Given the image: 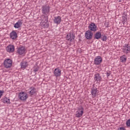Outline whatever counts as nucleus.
I'll list each match as a JSON object with an SVG mask.
<instances>
[{
    "mask_svg": "<svg viewBox=\"0 0 130 130\" xmlns=\"http://www.w3.org/2000/svg\"><path fill=\"white\" fill-rule=\"evenodd\" d=\"M42 18H43V19L40 23V25L44 28H48L49 27V23L48 22V15L42 16Z\"/></svg>",
    "mask_w": 130,
    "mask_h": 130,
    "instance_id": "1",
    "label": "nucleus"
},
{
    "mask_svg": "<svg viewBox=\"0 0 130 130\" xmlns=\"http://www.w3.org/2000/svg\"><path fill=\"white\" fill-rule=\"evenodd\" d=\"M50 12V6L48 4L44 5L42 6V13L43 16H47Z\"/></svg>",
    "mask_w": 130,
    "mask_h": 130,
    "instance_id": "2",
    "label": "nucleus"
},
{
    "mask_svg": "<svg viewBox=\"0 0 130 130\" xmlns=\"http://www.w3.org/2000/svg\"><path fill=\"white\" fill-rule=\"evenodd\" d=\"M18 98L21 101H26L28 99V94L26 92H21L18 94Z\"/></svg>",
    "mask_w": 130,
    "mask_h": 130,
    "instance_id": "3",
    "label": "nucleus"
},
{
    "mask_svg": "<svg viewBox=\"0 0 130 130\" xmlns=\"http://www.w3.org/2000/svg\"><path fill=\"white\" fill-rule=\"evenodd\" d=\"M13 61L10 58L6 59L4 61V66L6 69H10L12 67Z\"/></svg>",
    "mask_w": 130,
    "mask_h": 130,
    "instance_id": "4",
    "label": "nucleus"
},
{
    "mask_svg": "<svg viewBox=\"0 0 130 130\" xmlns=\"http://www.w3.org/2000/svg\"><path fill=\"white\" fill-rule=\"evenodd\" d=\"M78 111L76 112V117H78V118L81 117V116H83V114H84V108L82 106H80V107L78 108Z\"/></svg>",
    "mask_w": 130,
    "mask_h": 130,
    "instance_id": "5",
    "label": "nucleus"
},
{
    "mask_svg": "<svg viewBox=\"0 0 130 130\" xmlns=\"http://www.w3.org/2000/svg\"><path fill=\"white\" fill-rule=\"evenodd\" d=\"M75 38H76V36L73 33H69L66 36L67 40L70 42H73L75 41Z\"/></svg>",
    "mask_w": 130,
    "mask_h": 130,
    "instance_id": "6",
    "label": "nucleus"
},
{
    "mask_svg": "<svg viewBox=\"0 0 130 130\" xmlns=\"http://www.w3.org/2000/svg\"><path fill=\"white\" fill-rule=\"evenodd\" d=\"M85 37L87 40H91L93 38V32L90 30H88L85 34Z\"/></svg>",
    "mask_w": 130,
    "mask_h": 130,
    "instance_id": "7",
    "label": "nucleus"
},
{
    "mask_svg": "<svg viewBox=\"0 0 130 130\" xmlns=\"http://www.w3.org/2000/svg\"><path fill=\"white\" fill-rule=\"evenodd\" d=\"M88 28L89 31H92L93 32L97 31V25L94 23L91 22L88 26Z\"/></svg>",
    "mask_w": 130,
    "mask_h": 130,
    "instance_id": "8",
    "label": "nucleus"
},
{
    "mask_svg": "<svg viewBox=\"0 0 130 130\" xmlns=\"http://www.w3.org/2000/svg\"><path fill=\"white\" fill-rule=\"evenodd\" d=\"M122 52L124 53H126V54H127V53H130V45L129 44H125L124 46H123L122 48Z\"/></svg>",
    "mask_w": 130,
    "mask_h": 130,
    "instance_id": "9",
    "label": "nucleus"
},
{
    "mask_svg": "<svg viewBox=\"0 0 130 130\" xmlns=\"http://www.w3.org/2000/svg\"><path fill=\"white\" fill-rule=\"evenodd\" d=\"M17 53H18L19 55L25 54V51H26V49L24 46L19 47L17 48Z\"/></svg>",
    "mask_w": 130,
    "mask_h": 130,
    "instance_id": "10",
    "label": "nucleus"
},
{
    "mask_svg": "<svg viewBox=\"0 0 130 130\" xmlns=\"http://www.w3.org/2000/svg\"><path fill=\"white\" fill-rule=\"evenodd\" d=\"M94 64H96V66H99V64H100L101 62H102V58L100 56H96L93 61Z\"/></svg>",
    "mask_w": 130,
    "mask_h": 130,
    "instance_id": "11",
    "label": "nucleus"
},
{
    "mask_svg": "<svg viewBox=\"0 0 130 130\" xmlns=\"http://www.w3.org/2000/svg\"><path fill=\"white\" fill-rule=\"evenodd\" d=\"M94 80L95 82H97V83H100L101 81H102V77L100 74L97 73L94 75Z\"/></svg>",
    "mask_w": 130,
    "mask_h": 130,
    "instance_id": "12",
    "label": "nucleus"
},
{
    "mask_svg": "<svg viewBox=\"0 0 130 130\" xmlns=\"http://www.w3.org/2000/svg\"><path fill=\"white\" fill-rule=\"evenodd\" d=\"M61 22V17L60 16H55L53 19V23L56 24L57 25H59Z\"/></svg>",
    "mask_w": 130,
    "mask_h": 130,
    "instance_id": "13",
    "label": "nucleus"
},
{
    "mask_svg": "<svg viewBox=\"0 0 130 130\" xmlns=\"http://www.w3.org/2000/svg\"><path fill=\"white\" fill-rule=\"evenodd\" d=\"M7 52H14L15 51V46L14 45H9L6 47Z\"/></svg>",
    "mask_w": 130,
    "mask_h": 130,
    "instance_id": "14",
    "label": "nucleus"
},
{
    "mask_svg": "<svg viewBox=\"0 0 130 130\" xmlns=\"http://www.w3.org/2000/svg\"><path fill=\"white\" fill-rule=\"evenodd\" d=\"M53 74L55 77H60V75H61V70L59 69L58 68H57L55 69Z\"/></svg>",
    "mask_w": 130,
    "mask_h": 130,
    "instance_id": "15",
    "label": "nucleus"
},
{
    "mask_svg": "<svg viewBox=\"0 0 130 130\" xmlns=\"http://www.w3.org/2000/svg\"><path fill=\"white\" fill-rule=\"evenodd\" d=\"M91 94L92 95V97H93L94 98H95V97H96V95H97V94H98L99 90L97 89V88L95 87L93 88H91Z\"/></svg>",
    "mask_w": 130,
    "mask_h": 130,
    "instance_id": "16",
    "label": "nucleus"
},
{
    "mask_svg": "<svg viewBox=\"0 0 130 130\" xmlns=\"http://www.w3.org/2000/svg\"><path fill=\"white\" fill-rule=\"evenodd\" d=\"M23 20H19L17 22H16L14 25V28L16 29H19L21 26H22V24H23Z\"/></svg>",
    "mask_w": 130,
    "mask_h": 130,
    "instance_id": "17",
    "label": "nucleus"
},
{
    "mask_svg": "<svg viewBox=\"0 0 130 130\" xmlns=\"http://www.w3.org/2000/svg\"><path fill=\"white\" fill-rule=\"evenodd\" d=\"M10 37L11 39H16L17 37H18V34L15 31V30L12 31L10 34Z\"/></svg>",
    "mask_w": 130,
    "mask_h": 130,
    "instance_id": "18",
    "label": "nucleus"
},
{
    "mask_svg": "<svg viewBox=\"0 0 130 130\" xmlns=\"http://www.w3.org/2000/svg\"><path fill=\"white\" fill-rule=\"evenodd\" d=\"M30 91L28 92V94L30 95V96H32L34 95L35 94H36L37 90H36V88L33 86L30 87Z\"/></svg>",
    "mask_w": 130,
    "mask_h": 130,
    "instance_id": "19",
    "label": "nucleus"
},
{
    "mask_svg": "<svg viewBox=\"0 0 130 130\" xmlns=\"http://www.w3.org/2000/svg\"><path fill=\"white\" fill-rule=\"evenodd\" d=\"M102 35H101V32L98 31L95 34V35L93 37V39H101Z\"/></svg>",
    "mask_w": 130,
    "mask_h": 130,
    "instance_id": "20",
    "label": "nucleus"
},
{
    "mask_svg": "<svg viewBox=\"0 0 130 130\" xmlns=\"http://www.w3.org/2000/svg\"><path fill=\"white\" fill-rule=\"evenodd\" d=\"M21 69H26L28 67V62L22 61L20 63Z\"/></svg>",
    "mask_w": 130,
    "mask_h": 130,
    "instance_id": "21",
    "label": "nucleus"
},
{
    "mask_svg": "<svg viewBox=\"0 0 130 130\" xmlns=\"http://www.w3.org/2000/svg\"><path fill=\"white\" fill-rule=\"evenodd\" d=\"M1 102H3V103H7V104H11V102H10V99H8L6 97L3 98L1 100Z\"/></svg>",
    "mask_w": 130,
    "mask_h": 130,
    "instance_id": "22",
    "label": "nucleus"
},
{
    "mask_svg": "<svg viewBox=\"0 0 130 130\" xmlns=\"http://www.w3.org/2000/svg\"><path fill=\"white\" fill-rule=\"evenodd\" d=\"M127 21V15L125 14H123L122 23L123 25L125 23V22Z\"/></svg>",
    "mask_w": 130,
    "mask_h": 130,
    "instance_id": "23",
    "label": "nucleus"
},
{
    "mask_svg": "<svg viewBox=\"0 0 130 130\" xmlns=\"http://www.w3.org/2000/svg\"><path fill=\"white\" fill-rule=\"evenodd\" d=\"M120 60H121V62H125L126 61V57H125V55H123L121 56Z\"/></svg>",
    "mask_w": 130,
    "mask_h": 130,
    "instance_id": "24",
    "label": "nucleus"
},
{
    "mask_svg": "<svg viewBox=\"0 0 130 130\" xmlns=\"http://www.w3.org/2000/svg\"><path fill=\"white\" fill-rule=\"evenodd\" d=\"M101 39L102 40V41H106L107 40V37L104 34L103 35H102Z\"/></svg>",
    "mask_w": 130,
    "mask_h": 130,
    "instance_id": "25",
    "label": "nucleus"
},
{
    "mask_svg": "<svg viewBox=\"0 0 130 130\" xmlns=\"http://www.w3.org/2000/svg\"><path fill=\"white\" fill-rule=\"evenodd\" d=\"M39 71V67L38 66H34L33 72L34 73H36V72H38Z\"/></svg>",
    "mask_w": 130,
    "mask_h": 130,
    "instance_id": "26",
    "label": "nucleus"
},
{
    "mask_svg": "<svg viewBox=\"0 0 130 130\" xmlns=\"http://www.w3.org/2000/svg\"><path fill=\"white\" fill-rule=\"evenodd\" d=\"M126 125L127 126L130 127V119H128V120L126 121Z\"/></svg>",
    "mask_w": 130,
    "mask_h": 130,
    "instance_id": "27",
    "label": "nucleus"
},
{
    "mask_svg": "<svg viewBox=\"0 0 130 130\" xmlns=\"http://www.w3.org/2000/svg\"><path fill=\"white\" fill-rule=\"evenodd\" d=\"M5 93V91L4 90H0V99L2 98V96H3V94Z\"/></svg>",
    "mask_w": 130,
    "mask_h": 130,
    "instance_id": "28",
    "label": "nucleus"
},
{
    "mask_svg": "<svg viewBox=\"0 0 130 130\" xmlns=\"http://www.w3.org/2000/svg\"><path fill=\"white\" fill-rule=\"evenodd\" d=\"M117 130H126L124 127H120L118 128Z\"/></svg>",
    "mask_w": 130,
    "mask_h": 130,
    "instance_id": "29",
    "label": "nucleus"
},
{
    "mask_svg": "<svg viewBox=\"0 0 130 130\" xmlns=\"http://www.w3.org/2000/svg\"><path fill=\"white\" fill-rule=\"evenodd\" d=\"M105 26H106V28H108V27H109V24L108 22H105Z\"/></svg>",
    "mask_w": 130,
    "mask_h": 130,
    "instance_id": "30",
    "label": "nucleus"
},
{
    "mask_svg": "<svg viewBox=\"0 0 130 130\" xmlns=\"http://www.w3.org/2000/svg\"><path fill=\"white\" fill-rule=\"evenodd\" d=\"M110 75H111V72H110V71H109V72H107V77H109V76H110Z\"/></svg>",
    "mask_w": 130,
    "mask_h": 130,
    "instance_id": "31",
    "label": "nucleus"
}]
</instances>
